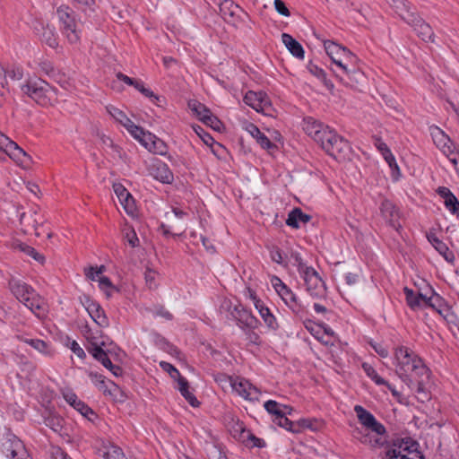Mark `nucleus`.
I'll list each match as a JSON object with an SVG mask.
<instances>
[{
    "label": "nucleus",
    "mask_w": 459,
    "mask_h": 459,
    "mask_svg": "<svg viewBox=\"0 0 459 459\" xmlns=\"http://www.w3.org/2000/svg\"><path fill=\"white\" fill-rule=\"evenodd\" d=\"M56 15L61 24L60 30L71 44L80 40L75 12L68 5L62 4L56 9Z\"/></svg>",
    "instance_id": "8"
},
{
    "label": "nucleus",
    "mask_w": 459,
    "mask_h": 459,
    "mask_svg": "<svg viewBox=\"0 0 459 459\" xmlns=\"http://www.w3.org/2000/svg\"><path fill=\"white\" fill-rule=\"evenodd\" d=\"M324 134L317 143L328 155L336 160H344L350 152L349 143L332 129Z\"/></svg>",
    "instance_id": "6"
},
{
    "label": "nucleus",
    "mask_w": 459,
    "mask_h": 459,
    "mask_svg": "<svg viewBox=\"0 0 459 459\" xmlns=\"http://www.w3.org/2000/svg\"><path fill=\"white\" fill-rule=\"evenodd\" d=\"M431 135L434 143L438 149L445 148L446 144H451V139L438 127L432 130Z\"/></svg>",
    "instance_id": "39"
},
{
    "label": "nucleus",
    "mask_w": 459,
    "mask_h": 459,
    "mask_svg": "<svg viewBox=\"0 0 459 459\" xmlns=\"http://www.w3.org/2000/svg\"><path fill=\"white\" fill-rule=\"evenodd\" d=\"M244 101L257 112H265L271 106L270 100L264 91H248L244 97Z\"/></svg>",
    "instance_id": "16"
},
{
    "label": "nucleus",
    "mask_w": 459,
    "mask_h": 459,
    "mask_svg": "<svg viewBox=\"0 0 459 459\" xmlns=\"http://www.w3.org/2000/svg\"><path fill=\"white\" fill-rule=\"evenodd\" d=\"M297 428L299 429V432L301 431V429H309L312 430L317 429L318 427V420L316 419H300L296 423Z\"/></svg>",
    "instance_id": "48"
},
{
    "label": "nucleus",
    "mask_w": 459,
    "mask_h": 459,
    "mask_svg": "<svg viewBox=\"0 0 459 459\" xmlns=\"http://www.w3.org/2000/svg\"><path fill=\"white\" fill-rule=\"evenodd\" d=\"M152 174L157 180L166 184L171 183L174 178L168 165L161 161L153 164Z\"/></svg>",
    "instance_id": "26"
},
{
    "label": "nucleus",
    "mask_w": 459,
    "mask_h": 459,
    "mask_svg": "<svg viewBox=\"0 0 459 459\" xmlns=\"http://www.w3.org/2000/svg\"><path fill=\"white\" fill-rule=\"evenodd\" d=\"M189 108L197 115L200 120H204V117L209 116L210 109H208L204 104L194 101L193 103H189Z\"/></svg>",
    "instance_id": "46"
},
{
    "label": "nucleus",
    "mask_w": 459,
    "mask_h": 459,
    "mask_svg": "<svg viewBox=\"0 0 459 459\" xmlns=\"http://www.w3.org/2000/svg\"><path fill=\"white\" fill-rule=\"evenodd\" d=\"M1 451L12 459H30L23 442L14 434L7 432L1 439Z\"/></svg>",
    "instance_id": "9"
},
{
    "label": "nucleus",
    "mask_w": 459,
    "mask_h": 459,
    "mask_svg": "<svg viewBox=\"0 0 459 459\" xmlns=\"http://www.w3.org/2000/svg\"><path fill=\"white\" fill-rule=\"evenodd\" d=\"M120 203L128 214L134 215L135 213L136 206H135L134 199L131 195V194L129 195L128 198H126L125 200L121 201Z\"/></svg>",
    "instance_id": "56"
},
{
    "label": "nucleus",
    "mask_w": 459,
    "mask_h": 459,
    "mask_svg": "<svg viewBox=\"0 0 459 459\" xmlns=\"http://www.w3.org/2000/svg\"><path fill=\"white\" fill-rule=\"evenodd\" d=\"M22 91L42 107H53L59 101L57 90L41 79L27 81Z\"/></svg>",
    "instance_id": "4"
},
{
    "label": "nucleus",
    "mask_w": 459,
    "mask_h": 459,
    "mask_svg": "<svg viewBox=\"0 0 459 459\" xmlns=\"http://www.w3.org/2000/svg\"><path fill=\"white\" fill-rule=\"evenodd\" d=\"M89 341V346L87 347L88 351L92 357L100 361L106 368L112 367V362L109 359L108 354L103 350L102 346L105 344L104 342H97L95 337L87 336Z\"/></svg>",
    "instance_id": "18"
},
{
    "label": "nucleus",
    "mask_w": 459,
    "mask_h": 459,
    "mask_svg": "<svg viewBox=\"0 0 459 459\" xmlns=\"http://www.w3.org/2000/svg\"><path fill=\"white\" fill-rule=\"evenodd\" d=\"M444 204L452 214L459 216V201L455 195L444 202Z\"/></svg>",
    "instance_id": "52"
},
{
    "label": "nucleus",
    "mask_w": 459,
    "mask_h": 459,
    "mask_svg": "<svg viewBox=\"0 0 459 459\" xmlns=\"http://www.w3.org/2000/svg\"><path fill=\"white\" fill-rule=\"evenodd\" d=\"M380 212L381 215L389 226L396 230L401 228L399 212L391 201L385 199L381 203Z\"/></svg>",
    "instance_id": "17"
},
{
    "label": "nucleus",
    "mask_w": 459,
    "mask_h": 459,
    "mask_svg": "<svg viewBox=\"0 0 459 459\" xmlns=\"http://www.w3.org/2000/svg\"><path fill=\"white\" fill-rule=\"evenodd\" d=\"M232 389L246 400H258L260 392L248 380L241 377H229Z\"/></svg>",
    "instance_id": "15"
},
{
    "label": "nucleus",
    "mask_w": 459,
    "mask_h": 459,
    "mask_svg": "<svg viewBox=\"0 0 459 459\" xmlns=\"http://www.w3.org/2000/svg\"><path fill=\"white\" fill-rule=\"evenodd\" d=\"M103 457L105 459H127L122 449L113 445L106 448Z\"/></svg>",
    "instance_id": "45"
},
{
    "label": "nucleus",
    "mask_w": 459,
    "mask_h": 459,
    "mask_svg": "<svg viewBox=\"0 0 459 459\" xmlns=\"http://www.w3.org/2000/svg\"><path fill=\"white\" fill-rule=\"evenodd\" d=\"M233 317L238 322L241 329L257 328L259 325L258 319L252 313L243 307H235L231 312Z\"/></svg>",
    "instance_id": "19"
},
{
    "label": "nucleus",
    "mask_w": 459,
    "mask_h": 459,
    "mask_svg": "<svg viewBox=\"0 0 459 459\" xmlns=\"http://www.w3.org/2000/svg\"><path fill=\"white\" fill-rule=\"evenodd\" d=\"M354 411L360 424L366 429L365 431L375 432L377 435L385 434V426L377 421L375 416L360 405H356Z\"/></svg>",
    "instance_id": "13"
},
{
    "label": "nucleus",
    "mask_w": 459,
    "mask_h": 459,
    "mask_svg": "<svg viewBox=\"0 0 459 459\" xmlns=\"http://www.w3.org/2000/svg\"><path fill=\"white\" fill-rule=\"evenodd\" d=\"M20 222L26 233L34 231V234L37 237H41L44 234L47 235L48 238L52 237L51 232L44 230L43 218L36 211L30 210L29 212H22L20 217Z\"/></svg>",
    "instance_id": "11"
},
{
    "label": "nucleus",
    "mask_w": 459,
    "mask_h": 459,
    "mask_svg": "<svg viewBox=\"0 0 459 459\" xmlns=\"http://www.w3.org/2000/svg\"><path fill=\"white\" fill-rule=\"evenodd\" d=\"M86 310L92 320L100 327H108L109 325L108 318L105 314L104 309L101 306L92 300H88L86 305Z\"/></svg>",
    "instance_id": "22"
},
{
    "label": "nucleus",
    "mask_w": 459,
    "mask_h": 459,
    "mask_svg": "<svg viewBox=\"0 0 459 459\" xmlns=\"http://www.w3.org/2000/svg\"><path fill=\"white\" fill-rule=\"evenodd\" d=\"M384 159L388 163L390 169H392V177L394 180H398L400 177V169L396 163L395 158L393 155L392 152L389 154L384 156Z\"/></svg>",
    "instance_id": "47"
},
{
    "label": "nucleus",
    "mask_w": 459,
    "mask_h": 459,
    "mask_svg": "<svg viewBox=\"0 0 459 459\" xmlns=\"http://www.w3.org/2000/svg\"><path fill=\"white\" fill-rule=\"evenodd\" d=\"M0 140H2V144L0 146V160H5L8 156L18 166L24 169H28L31 167V157L16 143L10 140L5 135H0Z\"/></svg>",
    "instance_id": "7"
},
{
    "label": "nucleus",
    "mask_w": 459,
    "mask_h": 459,
    "mask_svg": "<svg viewBox=\"0 0 459 459\" xmlns=\"http://www.w3.org/2000/svg\"><path fill=\"white\" fill-rule=\"evenodd\" d=\"M113 188L119 202L128 198L130 193L121 184H115Z\"/></svg>",
    "instance_id": "63"
},
{
    "label": "nucleus",
    "mask_w": 459,
    "mask_h": 459,
    "mask_svg": "<svg viewBox=\"0 0 459 459\" xmlns=\"http://www.w3.org/2000/svg\"><path fill=\"white\" fill-rule=\"evenodd\" d=\"M123 238L131 247H136L140 244V240L134 228H126L123 231Z\"/></svg>",
    "instance_id": "42"
},
{
    "label": "nucleus",
    "mask_w": 459,
    "mask_h": 459,
    "mask_svg": "<svg viewBox=\"0 0 459 459\" xmlns=\"http://www.w3.org/2000/svg\"><path fill=\"white\" fill-rule=\"evenodd\" d=\"M74 6L83 13H94L98 8V2L100 0H72Z\"/></svg>",
    "instance_id": "40"
},
{
    "label": "nucleus",
    "mask_w": 459,
    "mask_h": 459,
    "mask_svg": "<svg viewBox=\"0 0 459 459\" xmlns=\"http://www.w3.org/2000/svg\"><path fill=\"white\" fill-rule=\"evenodd\" d=\"M261 317L270 330L276 331L280 325L276 320V317L271 313L270 309L262 303L257 308Z\"/></svg>",
    "instance_id": "34"
},
{
    "label": "nucleus",
    "mask_w": 459,
    "mask_h": 459,
    "mask_svg": "<svg viewBox=\"0 0 459 459\" xmlns=\"http://www.w3.org/2000/svg\"><path fill=\"white\" fill-rule=\"evenodd\" d=\"M264 407L270 414L273 415V419H279L280 415L290 414L292 411L290 407L286 405L282 406L274 400L265 402Z\"/></svg>",
    "instance_id": "32"
},
{
    "label": "nucleus",
    "mask_w": 459,
    "mask_h": 459,
    "mask_svg": "<svg viewBox=\"0 0 459 459\" xmlns=\"http://www.w3.org/2000/svg\"><path fill=\"white\" fill-rule=\"evenodd\" d=\"M15 337L19 341H22V342L30 345L32 348H34L36 351H39L42 354H45V355L51 354V350H50L49 344L43 340L27 339L19 334H17Z\"/></svg>",
    "instance_id": "35"
},
{
    "label": "nucleus",
    "mask_w": 459,
    "mask_h": 459,
    "mask_svg": "<svg viewBox=\"0 0 459 459\" xmlns=\"http://www.w3.org/2000/svg\"><path fill=\"white\" fill-rule=\"evenodd\" d=\"M23 77V69L18 65H11L4 68V75L3 76L4 88L7 84V79L11 81H20Z\"/></svg>",
    "instance_id": "37"
},
{
    "label": "nucleus",
    "mask_w": 459,
    "mask_h": 459,
    "mask_svg": "<svg viewBox=\"0 0 459 459\" xmlns=\"http://www.w3.org/2000/svg\"><path fill=\"white\" fill-rule=\"evenodd\" d=\"M42 39L44 41H46V43L50 47V48H56L57 45H58V42H57V39L55 37L54 33L48 30H45L42 34Z\"/></svg>",
    "instance_id": "60"
},
{
    "label": "nucleus",
    "mask_w": 459,
    "mask_h": 459,
    "mask_svg": "<svg viewBox=\"0 0 459 459\" xmlns=\"http://www.w3.org/2000/svg\"><path fill=\"white\" fill-rule=\"evenodd\" d=\"M104 265H100V267L90 266L89 268L84 269V273L89 280L95 281L96 276L101 274L104 272Z\"/></svg>",
    "instance_id": "55"
},
{
    "label": "nucleus",
    "mask_w": 459,
    "mask_h": 459,
    "mask_svg": "<svg viewBox=\"0 0 459 459\" xmlns=\"http://www.w3.org/2000/svg\"><path fill=\"white\" fill-rule=\"evenodd\" d=\"M407 305L413 310L423 307L425 301V295L421 293L416 294L411 289L405 287L403 289Z\"/></svg>",
    "instance_id": "30"
},
{
    "label": "nucleus",
    "mask_w": 459,
    "mask_h": 459,
    "mask_svg": "<svg viewBox=\"0 0 459 459\" xmlns=\"http://www.w3.org/2000/svg\"><path fill=\"white\" fill-rule=\"evenodd\" d=\"M281 40L288 50L297 58H304V49L301 44L288 33L281 34Z\"/></svg>",
    "instance_id": "28"
},
{
    "label": "nucleus",
    "mask_w": 459,
    "mask_h": 459,
    "mask_svg": "<svg viewBox=\"0 0 459 459\" xmlns=\"http://www.w3.org/2000/svg\"><path fill=\"white\" fill-rule=\"evenodd\" d=\"M65 401L78 411L82 416L91 420V415H95L94 411L82 401L78 399L77 395L74 393H69L65 395Z\"/></svg>",
    "instance_id": "27"
},
{
    "label": "nucleus",
    "mask_w": 459,
    "mask_h": 459,
    "mask_svg": "<svg viewBox=\"0 0 459 459\" xmlns=\"http://www.w3.org/2000/svg\"><path fill=\"white\" fill-rule=\"evenodd\" d=\"M394 366L397 376L415 394L419 401L424 402L429 398L427 385L431 372L415 351L406 346L395 348Z\"/></svg>",
    "instance_id": "1"
},
{
    "label": "nucleus",
    "mask_w": 459,
    "mask_h": 459,
    "mask_svg": "<svg viewBox=\"0 0 459 459\" xmlns=\"http://www.w3.org/2000/svg\"><path fill=\"white\" fill-rule=\"evenodd\" d=\"M51 458L52 459H72L63 449L59 446H53L51 448Z\"/></svg>",
    "instance_id": "64"
},
{
    "label": "nucleus",
    "mask_w": 459,
    "mask_h": 459,
    "mask_svg": "<svg viewBox=\"0 0 459 459\" xmlns=\"http://www.w3.org/2000/svg\"><path fill=\"white\" fill-rule=\"evenodd\" d=\"M193 129L200 136V138L204 141V143L206 145H212V143H214V139L210 134L205 133L204 129L199 126H193Z\"/></svg>",
    "instance_id": "57"
},
{
    "label": "nucleus",
    "mask_w": 459,
    "mask_h": 459,
    "mask_svg": "<svg viewBox=\"0 0 459 459\" xmlns=\"http://www.w3.org/2000/svg\"><path fill=\"white\" fill-rule=\"evenodd\" d=\"M289 261L291 263L292 265L296 266L298 269L299 273H302L304 271H306V268H309L310 266H307L301 257V255L298 251H290Z\"/></svg>",
    "instance_id": "41"
},
{
    "label": "nucleus",
    "mask_w": 459,
    "mask_h": 459,
    "mask_svg": "<svg viewBox=\"0 0 459 459\" xmlns=\"http://www.w3.org/2000/svg\"><path fill=\"white\" fill-rule=\"evenodd\" d=\"M303 129L308 136L317 143L322 140L323 134L325 135L324 133L330 130V127L309 117L304 119Z\"/></svg>",
    "instance_id": "20"
},
{
    "label": "nucleus",
    "mask_w": 459,
    "mask_h": 459,
    "mask_svg": "<svg viewBox=\"0 0 459 459\" xmlns=\"http://www.w3.org/2000/svg\"><path fill=\"white\" fill-rule=\"evenodd\" d=\"M272 283L276 292L293 313L300 315L304 312V307L297 295L279 277L273 276Z\"/></svg>",
    "instance_id": "10"
},
{
    "label": "nucleus",
    "mask_w": 459,
    "mask_h": 459,
    "mask_svg": "<svg viewBox=\"0 0 459 459\" xmlns=\"http://www.w3.org/2000/svg\"><path fill=\"white\" fill-rule=\"evenodd\" d=\"M410 26L416 32L417 36L425 42H435V33L432 27L420 16L417 15Z\"/></svg>",
    "instance_id": "21"
},
{
    "label": "nucleus",
    "mask_w": 459,
    "mask_h": 459,
    "mask_svg": "<svg viewBox=\"0 0 459 459\" xmlns=\"http://www.w3.org/2000/svg\"><path fill=\"white\" fill-rule=\"evenodd\" d=\"M311 220V216L304 213L300 208H294L288 215L286 224L293 229L299 228V222L307 223Z\"/></svg>",
    "instance_id": "29"
},
{
    "label": "nucleus",
    "mask_w": 459,
    "mask_h": 459,
    "mask_svg": "<svg viewBox=\"0 0 459 459\" xmlns=\"http://www.w3.org/2000/svg\"><path fill=\"white\" fill-rule=\"evenodd\" d=\"M178 390L182 396L190 403L193 407H198L200 403L196 399V397L189 391V383L188 381L183 377H179L178 379Z\"/></svg>",
    "instance_id": "33"
},
{
    "label": "nucleus",
    "mask_w": 459,
    "mask_h": 459,
    "mask_svg": "<svg viewBox=\"0 0 459 459\" xmlns=\"http://www.w3.org/2000/svg\"><path fill=\"white\" fill-rule=\"evenodd\" d=\"M300 276L305 281L307 290L314 297H319L324 295L325 290V282L318 274V273L313 268H306Z\"/></svg>",
    "instance_id": "12"
},
{
    "label": "nucleus",
    "mask_w": 459,
    "mask_h": 459,
    "mask_svg": "<svg viewBox=\"0 0 459 459\" xmlns=\"http://www.w3.org/2000/svg\"><path fill=\"white\" fill-rule=\"evenodd\" d=\"M9 287L16 299L29 308L39 319L48 316V308L46 300L27 283L21 280L12 279Z\"/></svg>",
    "instance_id": "3"
},
{
    "label": "nucleus",
    "mask_w": 459,
    "mask_h": 459,
    "mask_svg": "<svg viewBox=\"0 0 459 459\" xmlns=\"http://www.w3.org/2000/svg\"><path fill=\"white\" fill-rule=\"evenodd\" d=\"M419 443L411 437L397 438L386 451V459H424L419 451Z\"/></svg>",
    "instance_id": "5"
},
{
    "label": "nucleus",
    "mask_w": 459,
    "mask_h": 459,
    "mask_svg": "<svg viewBox=\"0 0 459 459\" xmlns=\"http://www.w3.org/2000/svg\"><path fill=\"white\" fill-rule=\"evenodd\" d=\"M324 47L333 63L342 72L340 74L333 70L340 81L346 86L357 88L365 79L359 65V58L348 48L333 41H325Z\"/></svg>",
    "instance_id": "2"
},
{
    "label": "nucleus",
    "mask_w": 459,
    "mask_h": 459,
    "mask_svg": "<svg viewBox=\"0 0 459 459\" xmlns=\"http://www.w3.org/2000/svg\"><path fill=\"white\" fill-rule=\"evenodd\" d=\"M203 122L206 126H211L212 129L218 132H220L222 127V123L221 122V120L212 113H210L209 116L204 117V120H203Z\"/></svg>",
    "instance_id": "53"
},
{
    "label": "nucleus",
    "mask_w": 459,
    "mask_h": 459,
    "mask_svg": "<svg viewBox=\"0 0 459 459\" xmlns=\"http://www.w3.org/2000/svg\"><path fill=\"white\" fill-rule=\"evenodd\" d=\"M391 6L394 9L395 13L403 20L408 25L413 22V20L418 15L412 12L404 0H393Z\"/></svg>",
    "instance_id": "24"
},
{
    "label": "nucleus",
    "mask_w": 459,
    "mask_h": 459,
    "mask_svg": "<svg viewBox=\"0 0 459 459\" xmlns=\"http://www.w3.org/2000/svg\"><path fill=\"white\" fill-rule=\"evenodd\" d=\"M428 240L432 246L442 255L446 260L449 261L454 258L452 252L449 251L447 246L440 240L435 233L429 232L427 234Z\"/></svg>",
    "instance_id": "31"
},
{
    "label": "nucleus",
    "mask_w": 459,
    "mask_h": 459,
    "mask_svg": "<svg viewBox=\"0 0 459 459\" xmlns=\"http://www.w3.org/2000/svg\"><path fill=\"white\" fill-rule=\"evenodd\" d=\"M362 368L367 376L377 385H382L383 384H385V380L377 374L376 369L370 364L364 362L362 364Z\"/></svg>",
    "instance_id": "44"
},
{
    "label": "nucleus",
    "mask_w": 459,
    "mask_h": 459,
    "mask_svg": "<svg viewBox=\"0 0 459 459\" xmlns=\"http://www.w3.org/2000/svg\"><path fill=\"white\" fill-rule=\"evenodd\" d=\"M106 110L117 122L126 128L133 122L124 111L112 105L107 106Z\"/></svg>",
    "instance_id": "36"
},
{
    "label": "nucleus",
    "mask_w": 459,
    "mask_h": 459,
    "mask_svg": "<svg viewBox=\"0 0 459 459\" xmlns=\"http://www.w3.org/2000/svg\"><path fill=\"white\" fill-rule=\"evenodd\" d=\"M307 68L311 74L317 77L318 79H325V72L322 68L318 67L316 64L309 62L307 65Z\"/></svg>",
    "instance_id": "58"
},
{
    "label": "nucleus",
    "mask_w": 459,
    "mask_h": 459,
    "mask_svg": "<svg viewBox=\"0 0 459 459\" xmlns=\"http://www.w3.org/2000/svg\"><path fill=\"white\" fill-rule=\"evenodd\" d=\"M449 160V161L456 168L459 164V149L451 140V144H446L445 148L439 149Z\"/></svg>",
    "instance_id": "38"
},
{
    "label": "nucleus",
    "mask_w": 459,
    "mask_h": 459,
    "mask_svg": "<svg viewBox=\"0 0 459 459\" xmlns=\"http://www.w3.org/2000/svg\"><path fill=\"white\" fill-rule=\"evenodd\" d=\"M220 12L227 22L235 26L243 21V17H248L247 13L239 5L230 0H225L221 4Z\"/></svg>",
    "instance_id": "14"
},
{
    "label": "nucleus",
    "mask_w": 459,
    "mask_h": 459,
    "mask_svg": "<svg viewBox=\"0 0 459 459\" xmlns=\"http://www.w3.org/2000/svg\"><path fill=\"white\" fill-rule=\"evenodd\" d=\"M151 143L152 144L149 149L150 152L158 154H163L165 152L166 145L164 142L161 141L160 139L155 136V138L152 140Z\"/></svg>",
    "instance_id": "54"
},
{
    "label": "nucleus",
    "mask_w": 459,
    "mask_h": 459,
    "mask_svg": "<svg viewBox=\"0 0 459 459\" xmlns=\"http://www.w3.org/2000/svg\"><path fill=\"white\" fill-rule=\"evenodd\" d=\"M270 256L273 262H275L279 264H282V265L284 264L282 253L279 247H273L270 250Z\"/></svg>",
    "instance_id": "62"
},
{
    "label": "nucleus",
    "mask_w": 459,
    "mask_h": 459,
    "mask_svg": "<svg viewBox=\"0 0 459 459\" xmlns=\"http://www.w3.org/2000/svg\"><path fill=\"white\" fill-rule=\"evenodd\" d=\"M157 273L154 270H152L150 268H147L144 273V279L146 281V284L150 289L154 288L156 286L155 279H156Z\"/></svg>",
    "instance_id": "61"
},
{
    "label": "nucleus",
    "mask_w": 459,
    "mask_h": 459,
    "mask_svg": "<svg viewBox=\"0 0 459 459\" xmlns=\"http://www.w3.org/2000/svg\"><path fill=\"white\" fill-rule=\"evenodd\" d=\"M441 302H442V299L437 294H433L430 297L425 296V301H424L423 307H430L436 308L437 307L440 306Z\"/></svg>",
    "instance_id": "59"
},
{
    "label": "nucleus",
    "mask_w": 459,
    "mask_h": 459,
    "mask_svg": "<svg viewBox=\"0 0 459 459\" xmlns=\"http://www.w3.org/2000/svg\"><path fill=\"white\" fill-rule=\"evenodd\" d=\"M245 129L256 140L257 143L263 149L271 150L275 147L269 138L262 133L255 124L247 123Z\"/></svg>",
    "instance_id": "25"
},
{
    "label": "nucleus",
    "mask_w": 459,
    "mask_h": 459,
    "mask_svg": "<svg viewBox=\"0 0 459 459\" xmlns=\"http://www.w3.org/2000/svg\"><path fill=\"white\" fill-rule=\"evenodd\" d=\"M21 249L22 252H24L28 255L33 257L39 263L43 264L45 262L44 255L39 254L34 247L27 246V245H23V246H21Z\"/></svg>",
    "instance_id": "50"
},
{
    "label": "nucleus",
    "mask_w": 459,
    "mask_h": 459,
    "mask_svg": "<svg viewBox=\"0 0 459 459\" xmlns=\"http://www.w3.org/2000/svg\"><path fill=\"white\" fill-rule=\"evenodd\" d=\"M126 129L132 134V136L139 142L142 137H145L144 135H147V137L150 138V135L147 134L142 127L136 126L134 122H132Z\"/></svg>",
    "instance_id": "51"
},
{
    "label": "nucleus",
    "mask_w": 459,
    "mask_h": 459,
    "mask_svg": "<svg viewBox=\"0 0 459 459\" xmlns=\"http://www.w3.org/2000/svg\"><path fill=\"white\" fill-rule=\"evenodd\" d=\"M255 329V328H246L243 331L245 332L246 339L248 343L259 346L262 343V340L260 335L254 331Z\"/></svg>",
    "instance_id": "49"
},
{
    "label": "nucleus",
    "mask_w": 459,
    "mask_h": 459,
    "mask_svg": "<svg viewBox=\"0 0 459 459\" xmlns=\"http://www.w3.org/2000/svg\"><path fill=\"white\" fill-rule=\"evenodd\" d=\"M287 414L280 415L279 419H273V422L276 423L278 426L287 429L288 431H290L292 433H299V429H296V424L290 420L287 417Z\"/></svg>",
    "instance_id": "43"
},
{
    "label": "nucleus",
    "mask_w": 459,
    "mask_h": 459,
    "mask_svg": "<svg viewBox=\"0 0 459 459\" xmlns=\"http://www.w3.org/2000/svg\"><path fill=\"white\" fill-rule=\"evenodd\" d=\"M357 434L360 436L354 435L362 444L368 445L373 448L382 447L386 442V438L385 434L377 435L375 432L367 431L363 433L362 431L357 429Z\"/></svg>",
    "instance_id": "23"
}]
</instances>
